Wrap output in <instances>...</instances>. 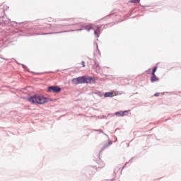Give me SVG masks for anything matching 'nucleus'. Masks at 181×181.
<instances>
[{"mask_svg": "<svg viewBox=\"0 0 181 181\" xmlns=\"http://www.w3.org/2000/svg\"><path fill=\"white\" fill-rule=\"evenodd\" d=\"M95 131H97V132H100V134H104V132L102 129H97Z\"/></svg>", "mask_w": 181, "mask_h": 181, "instance_id": "f8f14e48", "label": "nucleus"}, {"mask_svg": "<svg viewBox=\"0 0 181 181\" xmlns=\"http://www.w3.org/2000/svg\"><path fill=\"white\" fill-rule=\"evenodd\" d=\"M160 94V93H155L154 95H155L156 97H159Z\"/></svg>", "mask_w": 181, "mask_h": 181, "instance_id": "4468645a", "label": "nucleus"}, {"mask_svg": "<svg viewBox=\"0 0 181 181\" xmlns=\"http://www.w3.org/2000/svg\"><path fill=\"white\" fill-rule=\"evenodd\" d=\"M53 34V33H45L44 35H52Z\"/></svg>", "mask_w": 181, "mask_h": 181, "instance_id": "2eb2a0df", "label": "nucleus"}, {"mask_svg": "<svg viewBox=\"0 0 181 181\" xmlns=\"http://www.w3.org/2000/svg\"><path fill=\"white\" fill-rule=\"evenodd\" d=\"M93 28V27H88V28H86V30H87L88 32H90V30H91Z\"/></svg>", "mask_w": 181, "mask_h": 181, "instance_id": "9d476101", "label": "nucleus"}, {"mask_svg": "<svg viewBox=\"0 0 181 181\" xmlns=\"http://www.w3.org/2000/svg\"><path fill=\"white\" fill-rule=\"evenodd\" d=\"M94 79L91 76H84V83L90 84Z\"/></svg>", "mask_w": 181, "mask_h": 181, "instance_id": "20e7f679", "label": "nucleus"}, {"mask_svg": "<svg viewBox=\"0 0 181 181\" xmlns=\"http://www.w3.org/2000/svg\"><path fill=\"white\" fill-rule=\"evenodd\" d=\"M28 101L33 104H45L47 103V98L42 95H34L30 97Z\"/></svg>", "mask_w": 181, "mask_h": 181, "instance_id": "f257e3e1", "label": "nucleus"}, {"mask_svg": "<svg viewBox=\"0 0 181 181\" xmlns=\"http://www.w3.org/2000/svg\"><path fill=\"white\" fill-rule=\"evenodd\" d=\"M100 33V27H98L96 30H94V35L96 36V37H99L100 35H98Z\"/></svg>", "mask_w": 181, "mask_h": 181, "instance_id": "6e6552de", "label": "nucleus"}, {"mask_svg": "<svg viewBox=\"0 0 181 181\" xmlns=\"http://www.w3.org/2000/svg\"><path fill=\"white\" fill-rule=\"evenodd\" d=\"M72 84H75L77 86V84H83L84 83V76H79L78 78H75L72 79L71 81Z\"/></svg>", "mask_w": 181, "mask_h": 181, "instance_id": "f03ea898", "label": "nucleus"}, {"mask_svg": "<svg viewBox=\"0 0 181 181\" xmlns=\"http://www.w3.org/2000/svg\"><path fill=\"white\" fill-rule=\"evenodd\" d=\"M124 112H128V111L125 110L124 112H122V111L117 112H115V115H118V116H120V117H124V115H125Z\"/></svg>", "mask_w": 181, "mask_h": 181, "instance_id": "423d86ee", "label": "nucleus"}, {"mask_svg": "<svg viewBox=\"0 0 181 181\" xmlns=\"http://www.w3.org/2000/svg\"><path fill=\"white\" fill-rule=\"evenodd\" d=\"M158 80H159V79L158 78V77H156V75L153 74L152 77L151 78V83H155V81H158Z\"/></svg>", "mask_w": 181, "mask_h": 181, "instance_id": "39448f33", "label": "nucleus"}, {"mask_svg": "<svg viewBox=\"0 0 181 181\" xmlns=\"http://www.w3.org/2000/svg\"><path fill=\"white\" fill-rule=\"evenodd\" d=\"M157 69H158V68H157L156 66H155V67L153 68V71H152V75H153V74H155V73H156Z\"/></svg>", "mask_w": 181, "mask_h": 181, "instance_id": "9b49d317", "label": "nucleus"}, {"mask_svg": "<svg viewBox=\"0 0 181 181\" xmlns=\"http://www.w3.org/2000/svg\"><path fill=\"white\" fill-rule=\"evenodd\" d=\"M82 66L83 67H86V62L84 61L82 62Z\"/></svg>", "mask_w": 181, "mask_h": 181, "instance_id": "ddd939ff", "label": "nucleus"}, {"mask_svg": "<svg viewBox=\"0 0 181 181\" xmlns=\"http://www.w3.org/2000/svg\"><path fill=\"white\" fill-rule=\"evenodd\" d=\"M114 96V93L112 92H107L106 93H105L104 97L105 98H108V97H113Z\"/></svg>", "mask_w": 181, "mask_h": 181, "instance_id": "0eeeda50", "label": "nucleus"}, {"mask_svg": "<svg viewBox=\"0 0 181 181\" xmlns=\"http://www.w3.org/2000/svg\"><path fill=\"white\" fill-rule=\"evenodd\" d=\"M111 144H112L111 142H110V143H109V144H110V145H111Z\"/></svg>", "mask_w": 181, "mask_h": 181, "instance_id": "dca6fc26", "label": "nucleus"}, {"mask_svg": "<svg viewBox=\"0 0 181 181\" xmlns=\"http://www.w3.org/2000/svg\"><path fill=\"white\" fill-rule=\"evenodd\" d=\"M141 0H131L132 4H139Z\"/></svg>", "mask_w": 181, "mask_h": 181, "instance_id": "1a4fd4ad", "label": "nucleus"}, {"mask_svg": "<svg viewBox=\"0 0 181 181\" xmlns=\"http://www.w3.org/2000/svg\"><path fill=\"white\" fill-rule=\"evenodd\" d=\"M48 91L49 93H60V91H62V88L59 86H49L48 88Z\"/></svg>", "mask_w": 181, "mask_h": 181, "instance_id": "7ed1b4c3", "label": "nucleus"}]
</instances>
